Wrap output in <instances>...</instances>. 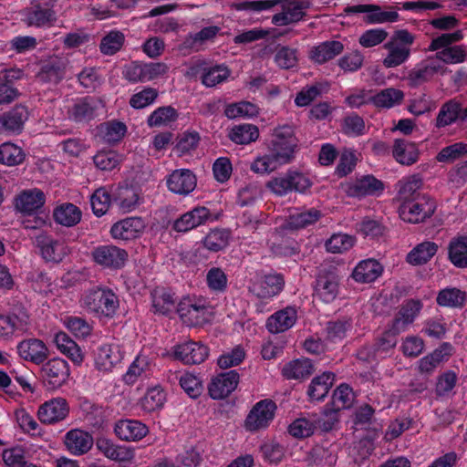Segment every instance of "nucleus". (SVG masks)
<instances>
[{
  "mask_svg": "<svg viewBox=\"0 0 467 467\" xmlns=\"http://www.w3.org/2000/svg\"><path fill=\"white\" fill-rule=\"evenodd\" d=\"M278 5L281 11L272 16V24L277 26L295 25L303 21L310 7V3L303 0H243L234 2L230 6L235 11L259 14L270 11Z\"/></svg>",
  "mask_w": 467,
  "mask_h": 467,
  "instance_id": "obj_1",
  "label": "nucleus"
},
{
  "mask_svg": "<svg viewBox=\"0 0 467 467\" xmlns=\"http://www.w3.org/2000/svg\"><path fill=\"white\" fill-rule=\"evenodd\" d=\"M80 305L98 317H113L119 307V300L112 289L96 286L82 295Z\"/></svg>",
  "mask_w": 467,
  "mask_h": 467,
  "instance_id": "obj_2",
  "label": "nucleus"
},
{
  "mask_svg": "<svg viewBox=\"0 0 467 467\" xmlns=\"http://www.w3.org/2000/svg\"><path fill=\"white\" fill-rule=\"evenodd\" d=\"M415 41V36L406 29L395 31L383 47L387 55L383 58V66L387 68L397 67L406 63L411 55V46Z\"/></svg>",
  "mask_w": 467,
  "mask_h": 467,
  "instance_id": "obj_3",
  "label": "nucleus"
},
{
  "mask_svg": "<svg viewBox=\"0 0 467 467\" xmlns=\"http://www.w3.org/2000/svg\"><path fill=\"white\" fill-rule=\"evenodd\" d=\"M297 139L291 125H281L273 130L271 140L267 144L269 152L275 153L279 160L287 164L295 159Z\"/></svg>",
  "mask_w": 467,
  "mask_h": 467,
  "instance_id": "obj_4",
  "label": "nucleus"
},
{
  "mask_svg": "<svg viewBox=\"0 0 467 467\" xmlns=\"http://www.w3.org/2000/svg\"><path fill=\"white\" fill-rule=\"evenodd\" d=\"M57 0H30L23 11V21L31 27L49 28L57 22Z\"/></svg>",
  "mask_w": 467,
  "mask_h": 467,
  "instance_id": "obj_5",
  "label": "nucleus"
},
{
  "mask_svg": "<svg viewBox=\"0 0 467 467\" xmlns=\"http://www.w3.org/2000/svg\"><path fill=\"white\" fill-rule=\"evenodd\" d=\"M284 285L282 275L276 273H255L247 282L249 293L259 299L273 298L283 290Z\"/></svg>",
  "mask_w": 467,
  "mask_h": 467,
  "instance_id": "obj_6",
  "label": "nucleus"
},
{
  "mask_svg": "<svg viewBox=\"0 0 467 467\" xmlns=\"http://www.w3.org/2000/svg\"><path fill=\"white\" fill-rule=\"evenodd\" d=\"M435 210L436 204L431 198L417 194L412 200L403 201L400 216L405 222L419 223L431 217Z\"/></svg>",
  "mask_w": 467,
  "mask_h": 467,
  "instance_id": "obj_7",
  "label": "nucleus"
},
{
  "mask_svg": "<svg viewBox=\"0 0 467 467\" xmlns=\"http://www.w3.org/2000/svg\"><path fill=\"white\" fill-rule=\"evenodd\" d=\"M93 262L104 269L118 270L126 265L128 252L114 244H100L91 251Z\"/></svg>",
  "mask_w": 467,
  "mask_h": 467,
  "instance_id": "obj_8",
  "label": "nucleus"
},
{
  "mask_svg": "<svg viewBox=\"0 0 467 467\" xmlns=\"http://www.w3.org/2000/svg\"><path fill=\"white\" fill-rule=\"evenodd\" d=\"M178 313L189 326H198L209 321L212 308L203 298H187L179 305Z\"/></svg>",
  "mask_w": 467,
  "mask_h": 467,
  "instance_id": "obj_9",
  "label": "nucleus"
},
{
  "mask_svg": "<svg viewBox=\"0 0 467 467\" xmlns=\"http://www.w3.org/2000/svg\"><path fill=\"white\" fill-rule=\"evenodd\" d=\"M275 403L271 400H263L255 403L248 413L244 427L249 431H257L268 427L275 417Z\"/></svg>",
  "mask_w": 467,
  "mask_h": 467,
  "instance_id": "obj_10",
  "label": "nucleus"
},
{
  "mask_svg": "<svg viewBox=\"0 0 467 467\" xmlns=\"http://www.w3.org/2000/svg\"><path fill=\"white\" fill-rule=\"evenodd\" d=\"M170 355L186 365L201 364L208 358L209 350L205 345L189 340L174 345Z\"/></svg>",
  "mask_w": 467,
  "mask_h": 467,
  "instance_id": "obj_11",
  "label": "nucleus"
},
{
  "mask_svg": "<svg viewBox=\"0 0 467 467\" xmlns=\"http://www.w3.org/2000/svg\"><path fill=\"white\" fill-rule=\"evenodd\" d=\"M36 244L40 249L41 256L46 262L58 264L70 253L65 241L56 239L46 234H41L36 237Z\"/></svg>",
  "mask_w": 467,
  "mask_h": 467,
  "instance_id": "obj_12",
  "label": "nucleus"
},
{
  "mask_svg": "<svg viewBox=\"0 0 467 467\" xmlns=\"http://www.w3.org/2000/svg\"><path fill=\"white\" fill-rule=\"evenodd\" d=\"M16 349L21 359L36 365L42 364L49 355L46 343L36 337H28L19 341Z\"/></svg>",
  "mask_w": 467,
  "mask_h": 467,
  "instance_id": "obj_13",
  "label": "nucleus"
},
{
  "mask_svg": "<svg viewBox=\"0 0 467 467\" xmlns=\"http://www.w3.org/2000/svg\"><path fill=\"white\" fill-rule=\"evenodd\" d=\"M392 327L382 333L370 348L360 349L358 356L361 359L385 358L389 356L397 345V335Z\"/></svg>",
  "mask_w": 467,
  "mask_h": 467,
  "instance_id": "obj_14",
  "label": "nucleus"
},
{
  "mask_svg": "<svg viewBox=\"0 0 467 467\" xmlns=\"http://www.w3.org/2000/svg\"><path fill=\"white\" fill-rule=\"evenodd\" d=\"M45 383L50 389L61 387L69 377V368L66 360L55 358L48 360L41 369Z\"/></svg>",
  "mask_w": 467,
  "mask_h": 467,
  "instance_id": "obj_15",
  "label": "nucleus"
},
{
  "mask_svg": "<svg viewBox=\"0 0 467 467\" xmlns=\"http://www.w3.org/2000/svg\"><path fill=\"white\" fill-rule=\"evenodd\" d=\"M124 351L119 344L101 345L96 353L95 367L102 372H109L121 363Z\"/></svg>",
  "mask_w": 467,
  "mask_h": 467,
  "instance_id": "obj_16",
  "label": "nucleus"
},
{
  "mask_svg": "<svg viewBox=\"0 0 467 467\" xmlns=\"http://www.w3.org/2000/svg\"><path fill=\"white\" fill-rule=\"evenodd\" d=\"M146 223L141 217H128L115 223L110 229L113 239L129 241L141 236Z\"/></svg>",
  "mask_w": 467,
  "mask_h": 467,
  "instance_id": "obj_17",
  "label": "nucleus"
},
{
  "mask_svg": "<svg viewBox=\"0 0 467 467\" xmlns=\"http://www.w3.org/2000/svg\"><path fill=\"white\" fill-rule=\"evenodd\" d=\"M69 406L67 400L57 397L44 402L37 410V417L42 423L54 424L67 418Z\"/></svg>",
  "mask_w": 467,
  "mask_h": 467,
  "instance_id": "obj_18",
  "label": "nucleus"
},
{
  "mask_svg": "<svg viewBox=\"0 0 467 467\" xmlns=\"http://www.w3.org/2000/svg\"><path fill=\"white\" fill-rule=\"evenodd\" d=\"M344 191L349 197L362 198L381 192L383 183L372 175H365L346 183Z\"/></svg>",
  "mask_w": 467,
  "mask_h": 467,
  "instance_id": "obj_19",
  "label": "nucleus"
},
{
  "mask_svg": "<svg viewBox=\"0 0 467 467\" xmlns=\"http://www.w3.org/2000/svg\"><path fill=\"white\" fill-rule=\"evenodd\" d=\"M168 189L176 194L188 195L197 184L196 176L188 169L173 171L166 180Z\"/></svg>",
  "mask_w": 467,
  "mask_h": 467,
  "instance_id": "obj_20",
  "label": "nucleus"
},
{
  "mask_svg": "<svg viewBox=\"0 0 467 467\" xmlns=\"http://www.w3.org/2000/svg\"><path fill=\"white\" fill-rule=\"evenodd\" d=\"M441 69V63L434 60H424L409 71L406 80L410 87L417 88L431 80Z\"/></svg>",
  "mask_w": 467,
  "mask_h": 467,
  "instance_id": "obj_21",
  "label": "nucleus"
},
{
  "mask_svg": "<svg viewBox=\"0 0 467 467\" xmlns=\"http://www.w3.org/2000/svg\"><path fill=\"white\" fill-rule=\"evenodd\" d=\"M238 382L239 374L235 370L221 373L211 381L209 394L213 400L224 399L235 389Z\"/></svg>",
  "mask_w": 467,
  "mask_h": 467,
  "instance_id": "obj_22",
  "label": "nucleus"
},
{
  "mask_svg": "<svg viewBox=\"0 0 467 467\" xmlns=\"http://www.w3.org/2000/svg\"><path fill=\"white\" fill-rule=\"evenodd\" d=\"M29 118V111L23 105H16L12 109L0 115V133H20Z\"/></svg>",
  "mask_w": 467,
  "mask_h": 467,
  "instance_id": "obj_23",
  "label": "nucleus"
},
{
  "mask_svg": "<svg viewBox=\"0 0 467 467\" xmlns=\"http://www.w3.org/2000/svg\"><path fill=\"white\" fill-rule=\"evenodd\" d=\"M93 443L92 435L80 429L70 430L64 437V444L67 450L76 456L87 453L92 448Z\"/></svg>",
  "mask_w": 467,
  "mask_h": 467,
  "instance_id": "obj_24",
  "label": "nucleus"
},
{
  "mask_svg": "<svg viewBox=\"0 0 467 467\" xmlns=\"http://www.w3.org/2000/svg\"><path fill=\"white\" fill-rule=\"evenodd\" d=\"M297 320V311L294 306H286L275 312L266 320V328L270 333L277 334L290 329Z\"/></svg>",
  "mask_w": 467,
  "mask_h": 467,
  "instance_id": "obj_25",
  "label": "nucleus"
},
{
  "mask_svg": "<svg viewBox=\"0 0 467 467\" xmlns=\"http://www.w3.org/2000/svg\"><path fill=\"white\" fill-rule=\"evenodd\" d=\"M114 202L122 213H130L144 202V198L137 188L121 186L116 191Z\"/></svg>",
  "mask_w": 467,
  "mask_h": 467,
  "instance_id": "obj_26",
  "label": "nucleus"
},
{
  "mask_svg": "<svg viewBox=\"0 0 467 467\" xmlns=\"http://www.w3.org/2000/svg\"><path fill=\"white\" fill-rule=\"evenodd\" d=\"M46 202L44 192L38 189H30L22 192L16 199V209L27 215H32L40 210Z\"/></svg>",
  "mask_w": 467,
  "mask_h": 467,
  "instance_id": "obj_27",
  "label": "nucleus"
},
{
  "mask_svg": "<svg viewBox=\"0 0 467 467\" xmlns=\"http://www.w3.org/2000/svg\"><path fill=\"white\" fill-rule=\"evenodd\" d=\"M116 435L122 441H137L143 439L149 432L148 427L137 420H119L114 428Z\"/></svg>",
  "mask_w": 467,
  "mask_h": 467,
  "instance_id": "obj_28",
  "label": "nucleus"
},
{
  "mask_svg": "<svg viewBox=\"0 0 467 467\" xmlns=\"http://www.w3.org/2000/svg\"><path fill=\"white\" fill-rule=\"evenodd\" d=\"M210 216L211 213L206 207H195L178 218L173 223V228L177 232L186 233L203 224Z\"/></svg>",
  "mask_w": 467,
  "mask_h": 467,
  "instance_id": "obj_29",
  "label": "nucleus"
},
{
  "mask_svg": "<svg viewBox=\"0 0 467 467\" xmlns=\"http://www.w3.org/2000/svg\"><path fill=\"white\" fill-rule=\"evenodd\" d=\"M422 304L418 300L407 301L399 310L397 316L392 322V329L396 333L403 332L412 324L420 314Z\"/></svg>",
  "mask_w": 467,
  "mask_h": 467,
  "instance_id": "obj_30",
  "label": "nucleus"
},
{
  "mask_svg": "<svg viewBox=\"0 0 467 467\" xmlns=\"http://www.w3.org/2000/svg\"><path fill=\"white\" fill-rule=\"evenodd\" d=\"M344 45L340 41L331 40L322 42L313 47L309 51V57L317 64H324L340 55Z\"/></svg>",
  "mask_w": 467,
  "mask_h": 467,
  "instance_id": "obj_31",
  "label": "nucleus"
},
{
  "mask_svg": "<svg viewBox=\"0 0 467 467\" xmlns=\"http://www.w3.org/2000/svg\"><path fill=\"white\" fill-rule=\"evenodd\" d=\"M383 272L382 265L374 259L359 262L352 272V277L358 283H371L378 279Z\"/></svg>",
  "mask_w": 467,
  "mask_h": 467,
  "instance_id": "obj_32",
  "label": "nucleus"
},
{
  "mask_svg": "<svg viewBox=\"0 0 467 467\" xmlns=\"http://www.w3.org/2000/svg\"><path fill=\"white\" fill-rule=\"evenodd\" d=\"M153 367V359L148 355L140 353L123 375V380L125 383L132 385L140 377L151 372Z\"/></svg>",
  "mask_w": 467,
  "mask_h": 467,
  "instance_id": "obj_33",
  "label": "nucleus"
},
{
  "mask_svg": "<svg viewBox=\"0 0 467 467\" xmlns=\"http://www.w3.org/2000/svg\"><path fill=\"white\" fill-rule=\"evenodd\" d=\"M316 295L325 303L332 302L337 296L338 283L333 274H321L317 278Z\"/></svg>",
  "mask_w": 467,
  "mask_h": 467,
  "instance_id": "obj_34",
  "label": "nucleus"
},
{
  "mask_svg": "<svg viewBox=\"0 0 467 467\" xmlns=\"http://www.w3.org/2000/svg\"><path fill=\"white\" fill-rule=\"evenodd\" d=\"M82 217L80 209L70 202H64L57 206L53 211L54 221L65 227L77 225Z\"/></svg>",
  "mask_w": 467,
  "mask_h": 467,
  "instance_id": "obj_35",
  "label": "nucleus"
},
{
  "mask_svg": "<svg viewBox=\"0 0 467 467\" xmlns=\"http://www.w3.org/2000/svg\"><path fill=\"white\" fill-rule=\"evenodd\" d=\"M167 400V394L161 385H155L147 389L140 400L139 405L145 412H153L161 410Z\"/></svg>",
  "mask_w": 467,
  "mask_h": 467,
  "instance_id": "obj_36",
  "label": "nucleus"
},
{
  "mask_svg": "<svg viewBox=\"0 0 467 467\" xmlns=\"http://www.w3.org/2000/svg\"><path fill=\"white\" fill-rule=\"evenodd\" d=\"M54 342L57 349L67 356L72 362L80 364L84 355L79 346L65 332H58L55 335Z\"/></svg>",
  "mask_w": 467,
  "mask_h": 467,
  "instance_id": "obj_37",
  "label": "nucleus"
},
{
  "mask_svg": "<svg viewBox=\"0 0 467 467\" xmlns=\"http://www.w3.org/2000/svg\"><path fill=\"white\" fill-rule=\"evenodd\" d=\"M467 300V293L458 287L448 286L440 290L436 302L440 306L448 308H462Z\"/></svg>",
  "mask_w": 467,
  "mask_h": 467,
  "instance_id": "obj_38",
  "label": "nucleus"
},
{
  "mask_svg": "<svg viewBox=\"0 0 467 467\" xmlns=\"http://www.w3.org/2000/svg\"><path fill=\"white\" fill-rule=\"evenodd\" d=\"M4 317L9 323L14 336L26 333L30 328V317L27 310L23 306H15Z\"/></svg>",
  "mask_w": 467,
  "mask_h": 467,
  "instance_id": "obj_39",
  "label": "nucleus"
},
{
  "mask_svg": "<svg viewBox=\"0 0 467 467\" xmlns=\"http://www.w3.org/2000/svg\"><path fill=\"white\" fill-rule=\"evenodd\" d=\"M4 317L9 323L14 336L26 333L30 328V317L27 310L23 306H15Z\"/></svg>",
  "mask_w": 467,
  "mask_h": 467,
  "instance_id": "obj_40",
  "label": "nucleus"
},
{
  "mask_svg": "<svg viewBox=\"0 0 467 467\" xmlns=\"http://www.w3.org/2000/svg\"><path fill=\"white\" fill-rule=\"evenodd\" d=\"M219 31V26H211L202 28L195 34H189L183 40L181 49H186L188 51H199L202 45L205 42L213 39Z\"/></svg>",
  "mask_w": 467,
  "mask_h": 467,
  "instance_id": "obj_41",
  "label": "nucleus"
},
{
  "mask_svg": "<svg viewBox=\"0 0 467 467\" xmlns=\"http://www.w3.org/2000/svg\"><path fill=\"white\" fill-rule=\"evenodd\" d=\"M437 251L438 245L436 243L422 242L407 254L406 260L411 265H421L428 263L436 254Z\"/></svg>",
  "mask_w": 467,
  "mask_h": 467,
  "instance_id": "obj_42",
  "label": "nucleus"
},
{
  "mask_svg": "<svg viewBox=\"0 0 467 467\" xmlns=\"http://www.w3.org/2000/svg\"><path fill=\"white\" fill-rule=\"evenodd\" d=\"M334 382V374L324 372L315 377L307 389V395L311 400H322L328 393Z\"/></svg>",
  "mask_w": 467,
  "mask_h": 467,
  "instance_id": "obj_43",
  "label": "nucleus"
},
{
  "mask_svg": "<svg viewBox=\"0 0 467 467\" xmlns=\"http://www.w3.org/2000/svg\"><path fill=\"white\" fill-rule=\"evenodd\" d=\"M314 371V366L308 358H298L285 364L282 369L283 376L287 379H303Z\"/></svg>",
  "mask_w": 467,
  "mask_h": 467,
  "instance_id": "obj_44",
  "label": "nucleus"
},
{
  "mask_svg": "<svg viewBox=\"0 0 467 467\" xmlns=\"http://www.w3.org/2000/svg\"><path fill=\"white\" fill-rule=\"evenodd\" d=\"M393 157L403 165H411L418 161L419 151L415 144L404 140H395L393 150Z\"/></svg>",
  "mask_w": 467,
  "mask_h": 467,
  "instance_id": "obj_45",
  "label": "nucleus"
},
{
  "mask_svg": "<svg viewBox=\"0 0 467 467\" xmlns=\"http://www.w3.org/2000/svg\"><path fill=\"white\" fill-rule=\"evenodd\" d=\"M228 137L235 144L246 145L257 140L259 130L253 124H239L230 129Z\"/></svg>",
  "mask_w": 467,
  "mask_h": 467,
  "instance_id": "obj_46",
  "label": "nucleus"
},
{
  "mask_svg": "<svg viewBox=\"0 0 467 467\" xmlns=\"http://www.w3.org/2000/svg\"><path fill=\"white\" fill-rule=\"evenodd\" d=\"M404 92L399 88H387L371 97V103L377 108L391 109L404 99Z\"/></svg>",
  "mask_w": 467,
  "mask_h": 467,
  "instance_id": "obj_47",
  "label": "nucleus"
},
{
  "mask_svg": "<svg viewBox=\"0 0 467 467\" xmlns=\"http://www.w3.org/2000/svg\"><path fill=\"white\" fill-rule=\"evenodd\" d=\"M449 259L459 268L467 267V236H458L449 244Z\"/></svg>",
  "mask_w": 467,
  "mask_h": 467,
  "instance_id": "obj_48",
  "label": "nucleus"
},
{
  "mask_svg": "<svg viewBox=\"0 0 467 467\" xmlns=\"http://www.w3.org/2000/svg\"><path fill=\"white\" fill-rule=\"evenodd\" d=\"M230 76L231 70L223 64L205 67L202 73V83L207 88H213L225 82Z\"/></svg>",
  "mask_w": 467,
  "mask_h": 467,
  "instance_id": "obj_49",
  "label": "nucleus"
},
{
  "mask_svg": "<svg viewBox=\"0 0 467 467\" xmlns=\"http://www.w3.org/2000/svg\"><path fill=\"white\" fill-rule=\"evenodd\" d=\"M178 119L177 110L171 106L159 107L147 119L150 128L169 126Z\"/></svg>",
  "mask_w": 467,
  "mask_h": 467,
  "instance_id": "obj_50",
  "label": "nucleus"
},
{
  "mask_svg": "<svg viewBox=\"0 0 467 467\" xmlns=\"http://www.w3.org/2000/svg\"><path fill=\"white\" fill-rule=\"evenodd\" d=\"M320 217L319 211L310 209L306 211H296L291 213L286 222V228L296 230L315 223Z\"/></svg>",
  "mask_w": 467,
  "mask_h": 467,
  "instance_id": "obj_51",
  "label": "nucleus"
},
{
  "mask_svg": "<svg viewBox=\"0 0 467 467\" xmlns=\"http://www.w3.org/2000/svg\"><path fill=\"white\" fill-rule=\"evenodd\" d=\"M287 164L272 152L258 156L251 164V170L258 174H267Z\"/></svg>",
  "mask_w": 467,
  "mask_h": 467,
  "instance_id": "obj_52",
  "label": "nucleus"
},
{
  "mask_svg": "<svg viewBox=\"0 0 467 467\" xmlns=\"http://www.w3.org/2000/svg\"><path fill=\"white\" fill-rule=\"evenodd\" d=\"M62 324L78 339H85L89 337L93 329L91 324L86 319L76 316L65 317L62 318Z\"/></svg>",
  "mask_w": 467,
  "mask_h": 467,
  "instance_id": "obj_53",
  "label": "nucleus"
},
{
  "mask_svg": "<svg viewBox=\"0 0 467 467\" xmlns=\"http://www.w3.org/2000/svg\"><path fill=\"white\" fill-rule=\"evenodd\" d=\"M461 104L454 99L445 102L440 109L435 126L444 128L454 123L460 114Z\"/></svg>",
  "mask_w": 467,
  "mask_h": 467,
  "instance_id": "obj_54",
  "label": "nucleus"
},
{
  "mask_svg": "<svg viewBox=\"0 0 467 467\" xmlns=\"http://www.w3.org/2000/svg\"><path fill=\"white\" fill-rule=\"evenodd\" d=\"M355 242L356 239L354 236L348 234L337 233L327 240L325 246L329 253L342 254L352 248Z\"/></svg>",
  "mask_w": 467,
  "mask_h": 467,
  "instance_id": "obj_55",
  "label": "nucleus"
},
{
  "mask_svg": "<svg viewBox=\"0 0 467 467\" xmlns=\"http://www.w3.org/2000/svg\"><path fill=\"white\" fill-rule=\"evenodd\" d=\"M259 113L258 107L249 101H240L226 106L224 114L228 119L253 118Z\"/></svg>",
  "mask_w": 467,
  "mask_h": 467,
  "instance_id": "obj_56",
  "label": "nucleus"
},
{
  "mask_svg": "<svg viewBox=\"0 0 467 467\" xmlns=\"http://www.w3.org/2000/svg\"><path fill=\"white\" fill-rule=\"evenodd\" d=\"M24 159L23 150L16 144L5 142L0 145V163L15 166L20 164Z\"/></svg>",
  "mask_w": 467,
  "mask_h": 467,
  "instance_id": "obj_57",
  "label": "nucleus"
},
{
  "mask_svg": "<svg viewBox=\"0 0 467 467\" xmlns=\"http://www.w3.org/2000/svg\"><path fill=\"white\" fill-rule=\"evenodd\" d=\"M400 18V15L395 10L384 11L378 5H371L369 14L365 16V22L368 25H378L385 23H394Z\"/></svg>",
  "mask_w": 467,
  "mask_h": 467,
  "instance_id": "obj_58",
  "label": "nucleus"
},
{
  "mask_svg": "<svg viewBox=\"0 0 467 467\" xmlns=\"http://www.w3.org/2000/svg\"><path fill=\"white\" fill-rule=\"evenodd\" d=\"M93 104V100L90 99L78 100L68 111L69 118L78 122L90 119L95 111Z\"/></svg>",
  "mask_w": 467,
  "mask_h": 467,
  "instance_id": "obj_59",
  "label": "nucleus"
},
{
  "mask_svg": "<svg viewBox=\"0 0 467 467\" xmlns=\"http://www.w3.org/2000/svg\"><path fill=\"white\" fill-rule=\"evenodd\" d=\"M159 96L156 88L147 87L140 91L134 93L129 101L131 108L135 109H141L152 105Z\"/></svg>",
  "mask_w": 467,
  "mask_h": 467,
  "instance_id": "obj_60",
  "label": "nucleus"
},
{
  "mask_svg": "<svg viewBox=\"0 0 467 467\" xmlns=\"http://www.w3.org/2000/svg\"><path fill=\"white\" fill-rule=\"evenodd\" d=\"M467 155V143L456 142L442 148L436 156L439 162H453Z\"/></svg>",
  "mask_w": 467,
  "mask_h": 467,
  "instance_id": "obj_61",
  "label": "nucleus"
},
{
  "mask_svg": "<svg viewBox=\"0 0 467 467\" xmlns=\"http://www.w3.org/2000/svg\"><path fill=\"white\" fill-rule=\"evenodd\" d=\"M124 35L117 30L108 33L102 39L99 48L102 54L111 56L117 53L123 46Z\"/></svg>",
  "mask_w": 467,
  "mask_h": 467,
  "instance_id": "obj_62",
  "label": "nucleus"
},
{
  "mask_svg": "<svg viewBox=\"0 0 467 467\" xmlns=\"http://www.w3.org/2000/svg\"><path fill=\"white\" fill-rule=\"evenodd\" d=\"M127 127L122 122H107L99 128L100 135L104 141L108 143H116L125 135Z\"/></svg>",
  "mask_w": 467,
  "mask_h": 467,
  "instance_id": "obj_63",
  "label": "nucleus"
},
{
  "mask_svg": "<svg viewBox=\"0 0 467 467\" xmlns=\"http://www.w3.org/2000/svg\"><path fill=\"white\" fill-rule=\"evenodd\" d=\"M93 161L101 171H112L119 165L121 157L114 150H101L93 157Z\"/></svg>",
  "mask_w": 467,
  "mask_h": 467,
  "instance_id": "obj_64",
  "label": "nucleus"
}]
</instances>
